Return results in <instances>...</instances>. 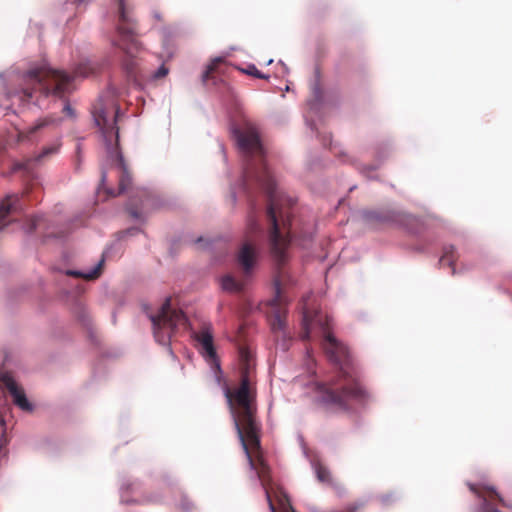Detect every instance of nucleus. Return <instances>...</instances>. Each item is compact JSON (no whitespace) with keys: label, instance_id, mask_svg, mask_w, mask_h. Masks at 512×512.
I'll list each match as a JSON object with an SVG mask.
<instances>
[{"label":"nucleus","instance_id":"9b49d317","mask_svg":"<svg viewBox=\"0 0 512 512\" xmlns=\"http://www.w3.org/2000/svg\"><path fill=\"white\" fill-rule=\"evenodd\" d=\"M0 382L2 383L3 388L8 390L13 403L17 407L25 412H31L33 410V405L27 399L23 388L16 383L9 373L2 374L0 376Z\"/></svg>","mask_w":512,"mask_h":512},{"label":"nucleus","instance_id":"dca6fc26","mask_svg":"<svg viewBox=\"0 0 512 512\" xmlns=\"http://www.w3.org/2000/svg\"><path fill=\"white\" fill-rule=\"evenodd\" d=\"M21 199L17 195L8 196L0 205V230L7 226L6 218L9 214L21 209Z\"/></svg>","mask_w":512,"mask_h":512},{"label":"nucleus","instance_id":"f3484780","mask_svg":"<svg viewBox=\"0 0 512 512\" xmlns=\"http://www.w3.org/2000/svg\"><path fill=\"white\" fill-rule=\"evenodd\" d=\"M239 362H240V378L246 372L248 376L252 377V370L254 368L253 356L247 347H239Z\"/></svg>","mask_w":512,"mask_h":512},{"label":"nucleus","instance_id":"f03ea898","mask_svg":"<svg viewBox=\"0 0 512 512\" xmlns=\"http://www.w3.org/2000/svg\"><path fill=\"white\" fill-rule=\"evenodd\" d=\"M314 326H319L323 332L321 346L326 357L338 367L337 375L330 381L315 384L316 402L337 411L348 410L353 401L364 402L368 398V393L354 369L348 347L332 334L327 316L318 312L311 315L304 309L301 333L303 340L310 338Z\"/></svg>","mask_w":512,"mask_h":512},{"label":"nucleus","instance_id":"ddd939ff","mask_svg":"<svg viewBox=\"0 0 512 512\" xmlns=\"http://www.w3.org/2000/svg\"><path fill=\"white\" fill-rule=\"evenodd\" d=\"M60 145H61L60 142H55L47 147H44L35 159H29L25 162L14 164L13 171L16 172V171L23 170L26 173H30L34 162H40L43 159H45L53 154H56L59 151Z\"/></svg>","mask_w":512,"mask_h":512},{"label":"nucleus","instance_id":"423d86ee","mask_svg":"<svg viewBox=\"0 0 512 512\" xmlns=\"http://www.w3.org/2000/svg\"><path fill=\"white\" fill-rule=\"evenodd\" d=\"M117 2L118 39L113 41V45L120 48L127 55L133 56L139 49V42L137 40V23L133 18L132 8L126 4L125 0H117Z\"/></svg>","mask_w":512,"mask_h":512},{"label":"nucleus","instance_id":"c85d7f7f","mask_svg":"<svg viewBox=\"0 0 512 512\" xmlns=\"http://www.w3.org/2000/svg\"><path fill=\"white\" fill-rule=\"evenodd\" d=\"M128 212H129V214H130L133 218H135V219L140 218V212H139L138 210H136V209H134V208H128Z\"/></svg>","mask_w":512,"mask_h":512},{"label":"nucleus","instance_id":"6ab92c4d","mask_svg":"<svg viewBox=\"0 0 512 512\" xmlns=\"http://www.w3.org/2000/svg\"><path fill=\"white\" fill-rule=\"evenodd\" d=\"M224 64V59L221 57L215 58L208 65L206 71L202 76V81L206 83L210 79L215 78V74L220 72L222 65Z\"/></svg>","mask_w":512,"mask_h":512},{"label":"nucleus","instance_id":"a878e982","mask_svg":"<svg viewBox=\"0 0 512 512\" xmlns=\"http://www.w3.org/2000/svg\"><path fill=\"white\" fill-rule=\"evenodd\" d=\"M169 70L165 65H162L158 68V70L154 73V79L164 78L168 74Z\"/></svg>","mask_w":512,"mask_h":512},{"label":"nucleus","instance_id":"2f4dec72","mask_svg":"<svg viewBox=\"0 0 512 512\" xmlns=\"http://www.w3.org/2000/svg\"><path fill=\"white\" fill-rule=\"evenodd\" d=\"M105 181H106V174H105V172H103L102 176H101V186L102 187H104Z\"/></svg>","mask_w":512,"mask_h":512},{"label":"nucleus","instance_id":"7c9ffc66","mask_svg":"<svg viewBox=\"0 0 512 512\" xmlns=\"http://www.w3.org/2000/svg\"><path fill=\"white\" fill-rule=\"evenodd\" d=\"M382 501L386 504L390 503L393 501V495H384L382 497Z\"/></svg>","mask_w":512,"mask_h":512},{"label":"nucleus","instance_id":"aec40b11","mask_svg":"<svg viewBox=\"0 0 512 512\" xmlns=\"http://www.w3.org/2000/svg\"><path fill=\"white\" fill-rule=\"evenodd\" d=\"M103 262H104V260L102 259L96 265V267L93 270H91L90 272H88V273H83V272L74 271V270H68L66 272V274L69 275V276H73V277L84 278L86 280H94V279H96V278H98L100 276L101 270H102V266H103Z\"/></svg>","mask_w":512,"mask_h":512},{"label":"nucleus","instance_id":"c756f323","mask_svg":"<svg viewBox=\"0 0 512 512\" xmlns=\"http://www.w3.org/2000/svg\"><path fill=\"white\" fill-rule=\"evenodd\" d=\"M125 68L129 74H133L134 63L132 61L126 63Z\"/></svg>","mask_w":512,"mask_h":512},{"label":"nucleus","instance_id":"5701e85b","mask_svg":"<svg viewBox=\"0 0 512 512\" xmlns=\"http://www.w3.org/2000/svg\"><path fill=\"white\" fill-rule=\"evenodd\" d=\"M222 288L229 292H239L243 288V284L235 280L232 276H225L222 278Z\"/></svg>","mask_w":512,"mask_h":512},{"label":"nucleus","instance_id":"bb28decb","mask_svg":"<svg viewBox=\"0 0 512 512\" xmlns=\"http://www.w3.org/2000/svg\"><path fill=\"white\" fill-rule=\"evenodd\" d=\"M42 221V218L41 217H38V216H35L33 218L30 219V224H29V227H28V232H33L34 230H36L40 224V222Z\"/></svg>","mask_w":512,"mask_h":512},{"label":"nucleus","instance_id":"f8f14e48","mask_svg":"<svg viewBox=\"0 0 512 512\" xmlns=\"http://www.w3.org/2000/svg\"><path fill=\"white\" fill-rule=\"evenodd\" d=\"M198 342L199 350L203 357L212 364H215L217 369H220L217 362L216 349L213 343V334L209 328H203L195 335Z\"/></svg>","mask_w":512,"mask_h":512},{"label":"nucleus","instance_id":"cd10ccee","mask_svg":"<svg viewBox=\"0 0 512 512\" xmlns=\"http://www.w3.org/2000/svg\"><path fill=\"white\" fill-rule=\"evenodd\" d=\"M63 113H65L68 117L70 118H73L75 117V111L74 109L70 106L69 102L66 101L65 102V105L63 107Z\"/></svg>","mask_w":512,"mask_h":512},{"label":"nucleus","instance_id":"b1692460","mask_svg":"<svg viewBox=\"0 0 512 512\" xmlns=\"http://www.w3.org/2000/svg\"><path fill=\"white\" fill-rule=\"evenodd\" d=\"M315 473L317 479L322 483H331V475L329 470L322 464L317 463L315 465Z\"/></svg>","mask_w":512,"mask_h":512},{"label":"nucleus","instance_id":"9d476101","mask_svg":"<svg viewBox=\"0 0 512 512\" xmlns=\"http://www.w3.org/2000/svg\"><path fill=\"white\" fill-rule=\"evenodd\" d=\"M468 487L481 500L480 512H500L495 508H490V499H496L503 507L512 509V502L505 500L493 486L468 483Z\"/></svg>","mask_w":512,"mask_h":512},{"label":"nucleus","instance_id":"412c9836","mask_svg":"<svg viewBox=\"0 0 512 512\" xmlns=\"http://www.w3.org/2000/svg\"><path fill=\"white\" fill-rule=\"evenodd\" d=\"M60 119L54 116H47L36 121V123L28 129V134H34L40 129L48 126L58 125Z\"/></svg>","mask_w":512,"mask_h":512},{"label":"nucleus","instance_id":"2eb2a0df","mask_svg":"<svg viewBox=\"0 0 512 512\" xmlns=\"http://www.w3.org/2000/svg\"><path fill=\"white\" fill-rule=\"evenodd\" d=\"M403 215L394 211H368L365 213L367 221L375 224L401 223Z\"/></svg>","mask_w":512,"mask_h":512},{"label":"nucleus","instance_id":"4468645a","mask_svg":"<svg viewBox=\"0 0 512 512\" xmlns=\"http://www.w3.org/2000/svg\"><path fill=\"white\" fill-rule=\"evenodd\" d=\"M117 168L119 169L120 176H119V187L118 191L115 192L114 190L110 189L107 191L109 196H117L123 192H125L132 183V177L128 171L127 165L124 161L123 156L119 153L117 155Z\"/></svg>","mask_w":512,"mask_h":512},{"label":"nucleus","instance_id":"0eeeda50","mask_svg":"<svg viewBox=\"0 0 512 512\" xmlns=\"http://www.w3.org/2000/svg\"><path fill=\"white\" fill-rule=\"evenodd\" d=\"M119 114V107L115 104L107 106L102 99L93 105L92 115L95 124L99 127L103 137L108 143H111L113 137L116 141L119 138V130L116 126Z\"/></svg>","mask_w":512,"mask_h":512},{"label":"nucleus","instance_id":"6e6552de","mask_svg":"<svg viewBox=\"0 0 512 512\" xmlns=\"http://www.w3.org/2000/svg\"><path fill=\"white\" fill-rule=\"evenodd\" d=\"M245 444L247 446L246 449L243 450L246 454L251 469L256 471L257 476L261 482V485L265 491V496L269 505V509L271 512H277L276 507L271 499L272 488L269 487V483L271 480L269 474L270 470L260 453V446L257 448L253 447L247 437L245 438Z\"/></svg>","mask_w":512,"mask_h":512},{"label":"nucleus","instance_id":"1a4fd4ad","mask_svg":"<svg viewBox=\"0 0 512 512\" xmlns=\"http://www.w3.org/2000/svg\"><path fill=\"white\" fill-rule=\"evenodd\" d=\"M259 233H261V229L254 215V207L252 206L247 219L246 241L243 243L237 257L238 263L245 274H249L256 263L257 251L252 243V239L254 235Z\"/></svg>","mask_w":512,"mask_h":512},{"label":"nucleus","instance_id":"4be33fe9","mask_svg":"<svg viewBox=\"0 0 512 512\" xmlns=\"http://www.w3.org/2000/svg\"><path fill=\"white\" fill-rule=\"evenodd\" d=\"M455 249L453 246L445 247L442 257L440 258V265L441 266H449L452 268V274H455Z\"/></svg>","mask_w":512,"mask_h":512},{"label":"nucleus","instance_id":"20e7f679","mask_svg":"<svg viewBox=\"0 0 512 512\" xmlns=\"http://www.w3.org/2000/svg\"><path fill=\"white\" fill-rule=\"evenodd\" d=\"M97 65L91 61L80 63L75 69L74 76L64 71L52 69L46 65L30 69L24 75L25 87L22 89L23 98L31 99L36 92L44 96L53 95L63 98L72 92V81L74 77H88L95 74Z\"/></svg>","mask_w":512,"mask_h":512},{"label":"nucleus","instance_id":"39448f33","mask_svg":"<svg viewBox=\"0 0 512 512\" xmlns=\"http://www.w3.org/2000/svg\"><path fill=\"white\" fill-rule=\"evenodd\" d=\"M154 337L162 345H167L171 337L180 328L185 327L187 318L181 310L172 308L171 299L167 298L155 315L150 316Z\"/></svg>","mask_w":512,"mask_h":512},{"label":"nucleus","instance_id":"a211bd4d","mask_svg":"<svg viewBox=\"0 0 512 512\" xmlns=\"http://www.w3.org/2000/svg\"><path fill=\"white\" fill-rule=\"evenodd\" d=\"M272 493L282 512H296L290 503L287 493L283 491L282 488L277 487L275 490L271 491V494Z\"/></svg>","mask_w":512,"mask_h":512},{"label":"nucleus","instance_id":"f257e3e1","mask_svg":"<svg viewBox=\"0 0 512 512\" xmlns=\"http://www.w3.org/2000/svg\"><path fill=\"white\" fill-rule=\"evenodd\" d=\"M238 149L244 157L243 185L245 189L255 183L267 194V218L271 225L270 247L275 261V296L264 304V311L274 334L285 335L289 299L286 289L295 280L287 267V248L290 237V212L294 202L279 192L265 163L264 148L256 126L250 122L233 128Z\"/></svg>","mask_w":512,"mask_h":512},{"label":"nucleus","instance_id":"7ed1b4c3","mask_svg":"<svg viewBox=\"0 0 512 512\" xmlns=\"http://www.w3.org/2000/svg\"><path fill=\"white\" fill-rule=\"evenodd\" d=\"M224 394L234 420L235 428L243 449L247 437L253 447H259V424L256 420V388L253 377L246 372L240 378L238 387H224Z\"/></svg>","mask_w":512,"mask_h":512},{"label":"nucleus","instance_id":"393cba45","mask_svg":"<svg viewBox=\"0 0 512 512\" xmlns=\"http://www.w3.org/2000/svg\"><path fill=\"white\" fill-rule=\"evenodd\" d=\"M242 71L248 75L254 76L259 79H268V76L264 75L261 71H259L255 65H249L246 70Z\"/></svg>","mask_w":512,"mask_h":512}]
</instances>
